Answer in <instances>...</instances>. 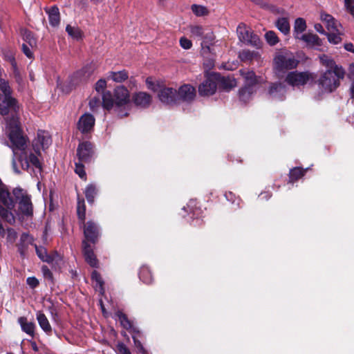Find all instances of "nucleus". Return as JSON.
Wrapping results in <instances>:
<instances>
[{"instance_id":"1","label":"nucleus","mask_w":354,"mask_h":354,"mask_svg":"<svg viewBox=\"0 0 354 354\" xmlns=\"http://www.w3.org/2000/svg\"><path fill=\"white\" fill-rule=\"evenodd\" d=\"M2 70L0 68V114L6 115L10 113L12 117L6 121V133L9 138L14 157L19 156L18 160L22 169H28L30 165L39 169H41L39 160L41 150H45L51 144V138L47 131L39 130L37 137L33 140L32 148L35 153L27 151V139L23 135L19 118L16 115L19 107L16 100L10 95V88L7 81L2 77ZM14 171L19 174L15 158L12 159Z\"/></svg>"},{"instance_id":"2","label":"nucleus","mask_w":354,"mask_h":354,"mask_svg":"<svg viewBox=\"0 0 354 354\" xmlns=\"http://www.w3.org/2000/svg\"><path fill=\"white\" fill-rule=\"evenodd\" d=\"M102 106L106 110L113 109L120 118L129 115L131 109V102L128 89L124 86H117L113 91H106L102 95Z\"/></svg>"},{"instance_id":"3","label":"nucleus","mask_w":354,"mask_h":354,"mask_svg":"<svg viewBox=\"0 0 354 354\" xmlns=\"http://www.w3.org/2000/svg\"><path fill=\"white\" fill-rule=\"evenodd\" d=\"M344 77V69L341 66H335L334 69H328L320 75L319 86L324 92L331 93L339 86V81Z\"/></svg>"},{"instance_id":"4","label":"nucleus","mask_w":354,"mask_h":354,"mask_svg":"<svg viewBox=\"0 0 354 354\" xmlns=\"http://www.w3.org/2000/svg\"><path fill=\"white\" fill-rule=\"evenodd\" d=\"M274 68L277 73L295 68L299 61L288 50H283L276 53L274 58Z\"/></svg>"},{"instance_id":"5","label":"nucleus","mask_w":354,"mask_h":354,"mask_svg":"<svg viewBox=\"0 0 354 354\" xmlns=\"http://www.w3.org/2000/svg\"><path fill=\"white\" fill-rule=\"evenodd\" d=\"M315 79V75L309 71H295L287 74L286 82L292 86H300L313 82Z\"/></svg>"},{"instance_id":"6","label":"nucleus","mask_w":354,"mask_h":354,"mask_svg":"<svg viewBox=\"0 0 354 354\" xmlns=\"http://www.w3.org/2000/svg\"><path fill=\"white\" fill-rule=\"evenodd\" d=\"M236 32L241 41L254 46L260 45L259 37L251 32L245 24L241 23L238 26Z\"/></svg>"},{"instance_id":"7","label":"nucleus","mask_w":354,"mask_h":354,"mask_svg":"<svg viewBox=\"0 0 354 354\" xmlns=\"http://www.w3.org/2000/svg\"><path fill=\"white\" fill-rule=\"evenodd\" d=\"M218 86L217 73L209 75L198 86V92L201 96L213 95Z\"/></svg>"},{"instance_id":"8","label":"nucleus","mask_w":354,"mask_h":354,"mask_svg":"<svg viewBox=\"0 0 354 354\" xmlns=\"http://www.w3.org/2000/svg\"><path fill=\"white\" fill-rule=\"evenodd\" d=\"M196 97V89L190 84H184L181 86L178 91H176V103L179 101L190 102Z\"/></svg>"},{"instance_id":"9","label":"nucleus","mask_w":354,"mask_h":354,"mask_svg":"<svg viewBox=\"0 0 354 354\" xmlns=\"http://www.w3.org/2000/svg\"><path fill=\"white\" fill-rule=\"evenodd\" d=\"M158 97L165 104H176V90L166 87L163 84L158 92Z\"/></svg>"},{"instance_id":"10","label":"nucleus","mask_w":354,"mask_h":354,"mask_svg":"<svg viewBox=\"0 0 354 354\" xmlns=\"http://www.w3.org/2000/svg\"><path fill=\"white\" fill-rule=\"evenodd\" d=\"M93 155V145L89 142L80 143L77 149V156L80 162H88Z\"/></svg>"},{"instance_id":"11","label":"nucleus","mask_w":354,"mask_h":354,"mask_svg":"<svg viewBox=\"0 0 354 354\" xmlns=\"http://www.w3.org/2000/svg\"><path fill=\"white\" fill-rule=\"evenodd\" d=\"M84 234L86 242L91 241L95 243L100 236V230L97 225L93 221H88L84 225Z\"/></svg>"},{"instance_id":"12","label":"nucleus","mask_w":354,"mask_h":354,"mask_svg":"<svg viewBox=\"0 0 354 354\" xmlns=\"http://www.w3.org/2000/svg\"><path fill=\"white\" fill-rule=\"evenodd\" d=\"M95 124L94 117L89 113H85L82 115L78 121V129L82 133L90 131Z\"/></svg>"},{"instance_id":"13","label":"nucleus","mask_w":354,"mask_h":354,"mask_svg":"<svg viewBox=\"0 0 354 354\" xmlns=\"http://www.w3.org/2000/svg\"><path fill=\"white\" fill-rule=\"evenodd\" d=\"M92 74V69L90 66H85L79 71H77L71 79V84L75 86L81 82L86 81Z\"/></svg>"},{"instance_id":"14","label":"nucleus","mask_w":354,"mask_h":354,"mask_svg":"<svg viewBox=\"0 0 354 354\" xmlns=\"http://www.w3.org/2000/svg\"><path fill=\"white\" fill-rule=\"evenodd\" d=\"M321 20L326 24L328 32H339V31L342 30V26L330 15L325 13L321 14Z\"/></svg>"},{"instance_id":"15","label":"nucleus","mask_w":354,"mask_h":354,"mask_svg":"<svg viewBox=\"0 0 354 354\" xmlns=\"http://www.w3.org/2000/svg\"><path fill=\"white\" fill-rule=\"evenodd\" d=\"M286 93V87L281 83H274L271 85L269 89V94L272 98L277 100H283Z\"/></svg>"},{"instance_id":"16","label":"nucleus","mask_w":354,"mask_h":354,"mask_svg":"<svg viewBox=\"0 0 354 354\" xmlns=\"http://www.w3.org/2000/svg\"><path fill=\"white\" fill-rule=\"evenodd\" d=\"M135 104L141 108L148 107L151 102V96L145 92H138L133 95Z\"/></svg>"},{"instance_id":"17","label":"nucleus","mask_w":354,"mask_h":354,"mask_svg":"<svg viewBox=\"0 0 354 354\" xmlns=\"http://www.w3.org/2000/svg\"><path fill=\"white\" fill-rule=\"evenodd\" d=\"M83 252L86 261L92 267H96L97 266V260L96 257L91 248V245L86 242V241H82Z\"/></svg>"},{"instance_id":"18","label":"nucleus","mask_w":354,"mask_h":354,"mask_svg":"<svg viewBox=\"0 0 354 354\" xmlns=\"http://www.w3.org/2000/svg\"><path fill=\"white\" fill-rule=\"evenodd\" d=\"M242 76L245 79L244 86H251L256 88L257 84H260L263 80L257 77L252 71H241Z\"/></svg>"},{"instance_id":"19","label":"nucleus","mask_w":354,"mask_h":354,"mask_svg":"<svg viewBox=\"0 0 354 354\" xmlns=\"http://www.w3.org/2000/svg\"><path fill=\"white\" fill-rule=\"evenodd\" d=\"M299 39L304 41L308 46L319 49L322 46V40L317 35L312 33L303 34L300 36Z\"/></svg>"},{"instance_id":"20","label":"nucleus","mask_w":354,"mask_h":354,"mask_svg":"<svg viewBox=\"0 0 354 354\" xmlns=\"http://www.w3.org/2000/svg\"><path fill=\"white\" fill-rule=\"evenodd\" d=\"M218 86L224 91H229L236 86V80L231 77L221 76L217 74Z\"/></svg>"},{"instance_id":"21","label":"nucleus","mask_w":354,"mask_h":354,"mask_svg":"<svg viewBox=\"0 0 354 354\" xmlns=\"http://www.w3.org/2000/svg\"><path fill=\"white\" fill-rule=\"evenodd\" d=\"M48 15L49 23L52 26H57L60 22L59 10L57 6H53L49 8H45Z\"/></svg>"},{"instance_id":"22","label":"nucleus","mask_w":354,"mask_h":354,"mask_svg":"<svg viewBox=\"0 0 354 354\" xmlns=\"http://www.w3.org/2000/svg\"><path fill=\"white\" fill-rule=\"evenodd\" d=\"M36 318L41 328L48 335L52 333V327L46 316L41 312L38 311Z\"/></svg>"},{"instance_id":"23","label":"nucleus","mask_w":354,"mask_h":354,"mask_svg":"<svg viewBox=\"0 0 354 354\" xmlns=\"http://www.w3.org/2000/svg\"><path fill=\"white\" fill-rule=\"evenodd\" d=\"M18 323L24 333L32 337H34L35 324L33 322H29L26 317H21L18 319Z\"/></svg>"},{"instance_id":"24","label":"nucleus","mask_w":354,"mask_h":354,"mask_svg":"<svg viewBox=\"0 0 354 354\" xmlns=\"http://www.w3.org/2000/svg\"><path fill=\"white\" fill-rule=\"evenodd\" d=\"M35 250L39 258L45 262L50 263L55 261V259L59 258L58 254L55 256L48 255L46 249L44 247H38L35 245Z\"/></svg>"},{"instance_id":"25","label":"nucleus","mask_w":354,"mask_h":354,"mask_svg":"<svg viewBox=\"0 0 354 354\" xmlns=\"http://www.w3.org/2000/svg\"><path fill=\"white\" fill-rule=\"evenodd\" d=\"M203 40L201 42V47L203 53H206L207 52H209L210 50V46L209 45L212 44V41L214 39V35L212 32L209 31L206 33L204 32L203 37L201 38Z\"/></svg>"},{"instance_id":"26","label":"nucleus","mask_w":354,"mask_h":354,"mask_svg":"<svg viewBox=\"0 0 354 354\" xmlns=\"http://www.w3.org/2000/svg\"><path fill=\"white\" fill-rule=\"evenodd\" d=\"M129 77L128 73L123 70L118 72L111 71L108 73L107 78L115 82L120 83Z\"/></svg>"},{"instance_id":"27","label":"nucleus","mask_w":354,"mask_h":354,"mask_svg":"<svg viewBox=\"0 0 354 354\" xmlns=\"http://www.w3.org/2000/svg\"><path fill=\"white\" fill-rule=\"evenodd\" d=\"M256 88L251 86H244L239 91L240 100L243 102H248L256 92Z\"/></svg>"},{"instance_id":"28","label":"nucleus","mask_w":354,"mask_h":354,"mask_svg":"<svg viewBox=\"0 0 354 354\" xmlns=\"http://www.w3.org/2000/svg\"><path fill=\"white\" fill-rule=\"evenodd\" d=\"M275 25L278 30L284 35H288L290 32V26L288 18L281 17L279 18L275 22Z\"/></svg>"},{"instance_id":"29","label":"nucleus","mask_w":354,"mask_h":354,"mask_svg":"<svg viewBox=\"0 0 354 354\" xmlns=\"http://www.w3.org/2000/svg\"><path fill=\"white\" fill-rule=\"evenodd\" d=\"M239 58L243 62H250L259 58V53L249 50H243L239 53Z\"/></svg>"},{"instance_id":"30","label":"nucleus","mask_w":354,"mask_h":354,"mask_svg":"<svg viewBox=\"0 0 354 354\" xmlns=\"http://www.w3.org/2000/svg\"><path fill=\"white\" fill-rule=\"evenodd\" d=\"M115 316L124 328L135 331V329L133 328L132 323L128 319L124 313H122L121 311H118L115 313Z\"/></svg>"},{"instance_id":"31","label":"nucleus","mask_w":354,"mask_h":354,"mask_svg":"<svg viewBox=\"0 0 354 354\" xmlns=\"http://www.w3.org/2000/svg\"><path fill=\"white\" fill-rule=\"evenodd\" d=\"M306 29V21L303 18H297L296 19L294 24V34L295 35V37L299 39L300 37L299 35L301 34Z\"/></svg>"},{"instance_id":"32","label":"nucleus","mask_w":354,"mask_h":354,"mask_svg":"<svg viewBox=\"0 0 354 354\" xmlns=\"http://www.w3.org/2000/svg\"><path fill=\"white\" fill-rule=\"evenodd\" d=\"M21 36L24 41L27 45H29L31 48H33L37 44L36 39L34 37L32 33L28 30H21Z\"/></svg>"},{"instance_id":"33","label":"nucleus","mask_w":354,"mask_h":354,"mask_svg":"<svg viewBox=\"0 0 354 354\" xmlns=\"http://www.w3.org/2000/svg\"><path fill=\"white\" fill-rule=\"evenodd\" d=\"M140 279L145 283L149 284L153 281V277L151 271L146 266L140 268Z\"/></svg>"},{"instance_id":"34","label":"nucleus","mask_w":354,"mask_h":354,"mask_svg":"<svg viewBox=\"0 0 354 354\" xmlns=\"http://www.w3.org/2000/svg\"><path fill=\"white\" fill-rule=\"evenodd\" d=\"M85 196L88 203H93L94 202V198L97 194L96 187L93 185H88L85 189Z\"/></svg>"},{"instance_id":"35","label":"nucleus","mask_w":354,"mask_h":354,"mask_svg":"<svg viewBox=\"0 0 354 354\" xmlns=\"http://www.w3.org/2000/svg\"><path fill=\"white\" fill-rule=\"evenodd\" d=\"M66 31L74 39L78 40L82 38V32L78 27L68 25Z\"/></svg>"},{"instance_id":"36","label":"nucleus","mask_w":354,"mask_h":354,"mask_svg":"<svg viewBox=\"0 0 354 354\" xmlns=\"http://www.w3.org/2000/svg\"><path fill=\"white\" fill-rule=\"evenodd\" d=\"M305 170L299 167H295L290 171V182L292 183L304 176Z\"/></svg>"},{"instance_id":"37","label":"nucleus","mask_w":354,"mask_h":354,"mask_svg":"<svg viewBox=\"0 0 354 354\" xmlns=\"http://www.w3.org/2000/svg\"><path fill=\"white\" fill-rule=\"evenodd\" d=\"M343 30H341L339 32H330L326 33L328 40L330 43L333 44H337L342 41L341 35L342 34Z\"/></svg>"},{"instance_id":"38","label":"nucleus","mask_w":354,"mask_h":354,"mask_svg":"<svg viewBox=\"0 0 354 354\" xmlns=\"http://www.w3.org/2000/svg\"><path fill=\"white\" fill-rule=\"evenodd\" d=\"M92 280L95 282V286L99 288V290L101 293L104 292L103 284L104 282L100 274L95 270L93 271L91 274Z\"/></svg>"},{"instance_id":"39","label":"nucleus","mask_w":354,"mask_h":354,"mask_svg":"<svg viewBox=\"0 0 354 354\" xmlns=\"http://www.w3.org/2000/svg\"><path fill=\"white\" fill-rule=\"evenodd\" d=\"M146 84L149 89L154 91V92H158L161 86H162V84H160L158 82L153 81V78L149 77L146 79Z\"/></svg>"},{"instance_id":"40","label":"nucleus","mask_w":354,"mask_h":354,"mask_svg":"<svg viewBox=\"0 0 354 354\" xmlns=\"http://www.w3.org/2000/svg\"><path fill=\"white\" fill-rule=\"evenodd\" d=\"M265 38L266 39V41L270 46H274L279 42V38L277 34L272 30L267 32L265 35Z\"/></svg>"},{"instance_id":"41","label":"nucleus","mask_w":354,"mask_h":354,"mask_svg":"<svg viewBox=\"0 0 354 354\" xmlns=\"http://www.w3.org/2000/svg\"><path fill=\"white\" fill-rule=\"evenodd\" d=\"M192 12L198 17L205 16L208 14V10L206 7L203 6L193 5L192 6Z\"/></svg>"},{"instance_id":"42","label":"nucleus","mask_w":354,"mask_h":354,"mask_svg":"<svg viewBox=\"0 0 354 354\" xmlns=\"http://www.w3.org/2000/svg\"><path fill=\"white\" fill-rule=\"evenodd\" d=\"M102 105L99 97H93L89 101V107L92 111H96Z\"/></svg>"},{"instance_id":"43","label":"nucleus","mask_w":354,"mask_h":354,"mask_svg":"<svg viewBox=\"0 0 354 354\" xmlns=\"http://www.w3.org/2000/svg\"><path fill=\"white\" fill-rule=\"evenodd\" d=\"M190 32L192 36L201 39L205 31L201 26H192L190 27Z\"/></svg>"},{"instance_id":"44","label":"nucleus","mask_w":354,"mask_h":354,"mask_svg":"<svg viewBox=\"0 0 354 354\" xmlns=\"http://www.w3.org/2000/svg\"><path fill=\"white\" fill-rule=\"evenodd\" d=\"M85 211L86 209L84 201H78L77 212L78 217L82 221H84L85 219Z\"/></svg>"},{"instance_id":"45","label":"nucleus","mask_w":354,"mask_h":354,"mask_svg":"<svg viewBox=\"0 0 354 354\" xmlns=\"http://www.w3.org/2000/svg\"><path fill=\"white\" fill-rule=\"evenodd\" d=\"M84 162H80V160H78L77 162H75V173L77 174H78V176L81 178H84L86 176V173L84 171V166H83Z\"/></svg>"},{"instance_id":"46","label":"nucleus","mask_w":354,"mask_h":354,"mask_svg":"<svg viewBox=\"0 0 354 354\" xmlns=\"http://www.w3.org/2000/svg\"><path fill=\"white\" fill-rule=\"evenodd\" d=\"M320 60L322 62V64L328 67L329 69L333 70L334 69V67L337 66L335 62L333 59L328 58L326 55H323L320 57Z\"/></svg>"},{"instance_id":"47","label":"nucleus","mask_w":354,"mask_h":354,"mask_svg":"<svg viewBox=\"0 0 354 354\" xmlns=\"http://www.w3.org/2000/svg\"><path fill=\"white\" fill-rule=\"evenodd\" d=\"M344 2L346 10L354 18V0H344Z\"/></svg>"},{"instance_id":"48","label":"nucleus","mask_w":354,"mask_h":354,"mask_svg":"<svg viewBox=\"0 0 354 354\" xmlns=\"http://www.w3.org/2000/svg\"><path fill=\"white\" fill-rule=\"evenodd\" d=\"M118 354H131L129 348L122 343H119L116 347Z\"/></svg>"},{"instance_id":"49","label":"nucleus","mask_w":354,"mask_h":354,"mask_svg":"<svg viewBox=\"0 0 354 354\" xmlns=\"http://www.w3.org/2000/svg\"><path fill=\"white\" fill-rule=\"evenodd\" d=\"M106 82L105 80L100 79L95 84V90L97 93H102L106 88Z\"/></svg>"},{"instance_id":"50","label":"nucleus","mask_w":354,"mask_h":354,"mask_svg":"<svg viewBox=\"0 0 354 354\" xmlns=\"http://www.w3.org/2000/svg\"><path fill=\"white\" fill-rule=\"evenodd\" d=\"M180 44L183 48L186 49V50L191 48V47L192 46V41L185 37L180 38Z\"/></svg>"},{"instance_id":"51","label":"nucleus","mask_w":354,"mask_h":354,"mask_svg":"<svg viewBox=\"0 0 354 354\" xmlns=\"http://www.w3.org/2000/svg\"><path fill=\"white\" fill-rule=\"evenodd\" d=\"M132 337L133 339L134 345L136 348L138 349V351L142 353V354H145V350L142 346L141 342L136 339V335H133Z\"/></svg>"},{"instance_id":"52","label":"nucleus","mask_w":354,"mask_h":354,"mask_svg":"<svg viewBox=\"0 0 354 354\" xmlns=\"http://www.w3.org/2000/svg\"><path fill=\"white\" fill-rule=\"evenodd\" d=\"M31 47L29 45H27L26 44H22V50L24 53L26 55L28 58L32 57V52L31 50Z\"/></svg>"},{"instance_id":"53","label":"nucleus","mask_w":354,"mask_h":354,"mask_svg":"<svg viewBox=\"0 0 354 354\" xmlns=\"http://www.w3.org/2000/svg\"><path fill=\"white\" fill-rule=\"evenodd\" d=\"M26 281H27V283L31 288H35L39 284V281L35 277H28V278H27Z\"/></svg>"},{"instance_id":"54","label":"nucleus","mask_w":354,"mask_h":354,"mask_svg":"<svg viewBox=\"0 0 354 354\" xmlns=\"http://www.w3.org/2000/svg\"><path fill=\"white\" fill-rule=\"evenodd\" d=\"M43 274L46 278L51 279L52 278V273L50 271V270L48 268L47 266H44L41 268Z\"/></svg>"},{"instance_id":"55","label":"nucleus","mask_w":354,"mask_h":354,"mask_svg":"<svg viewBox=\"0 0 354 354\" xmlns=\"http://www.w3.org/2000/svg\"><path fill=\"white\" fill-rule=\"evenodd\" d=\"M314 28H315V30L317 32H319L320 34L326 35V33H327L325 32L323 26L320 24H315L314 26Z\"/></svg>"},{"instance_id":"56","label":"nucleus","mask_w":354,"mask_h":354,"mask_svg":"<svg viewBox=\"0 0 354 354\" xmlns=\"http://www.w3.org/2000/svg\"><path fill=\"white\" fill-rule=\"evenodd\" d=\"M252 2L254 3L255 4L259 6L261 8H267L268 6V4L263 1V0H250Z\"/></svg>"},{"instance_id":"57","label":"nucleus","mask_w":354,"mask_h":354,"mask_svg":"<svg viewBox=\"0 0 354 354\" xmlns=\"http://www.w3.org/2000/svg\"><path fill=\"white\" fill-rule=\"evenodd\" d=\"M344 48L347 51L354 53V45L352 43H347L344 45Z\"/></svg>"},{"instance_id":"58","label":"nucleus","mask_w":354,"mask_h":354,"mask_svg":"<svg viewBox=\"0 0 354 354\" xmlns=\"http://www.w3.org/2000/svg\"><path fill=\"white\" fill-rule=\"evenodd\" d=\"M349 73L350 75L354 77V64H351L349 66Z\"/></svg>"},{"instance_id":"59","label":"nucleus","mask_w":354,"mask_h":354,"mask_svg":"<svg viewBox=\"0 0 354 354\" xmlns=\"http://www.w3.org/2000/svg\"><path fill=\"white\" fill-rule=\"evenodd\" d=\"M8 232L9 236H13V238L16 237V233L15 232V231L12 229H8Z\"/></svg>"},{"instance_id":"60","label":"nucleus","mask_w":354,"mask_h":354,"mask_svg":"<svg viewBox=\"0 0 354 354\" xmlns=\"http://www.w3.org/2000/svg\"><path fill=\"white\" fill-rule=\"evenodd\" d=\"M234 196V195L232 194V193L230 192L228 194H225V197L228 200V201H230L232 199V197Z\"/></svg>"},{"instance_id":"61","label":"nucleus","mask_w":354,"mask_h":354,"mask_svg":"<svg viewBox=\"0 0 354 354\" xmlns=\"http://www.w3.org/2000/svg\"><path fill=\"white\" fill-rule=\"evenodd\" d=\"M351 97L354 99V82L352 84L351 87Z\"/></svg>"},{"instance_id":"62","label":"nucleus","mask_w":354,"mask_h":354,"mask_svg":"<svg viewBox=\"0 0 354 354\" xmlns=\"http://www.w3.org/2000/svg\"><path fill=\"white\" fill-rule=\"evenodd\" d=\"M31 345H32V348L34 351H38V348H37L35 342H32Z\"/></svg>"},{"instance_id":"63","label":"nucleus","mask_w":354,"mask_h":354,"mask_svg":"<svg viewBox=\"0 0 354 354\" xmlns=\"http://www.w3.org/2000/svg\"><path fill=\"white\" fill-rule=\"evenodd\" d=\"M102 1L103 0H91V1H93L94 3H98Z\"/></svg>"},{"instance_id":"64","label":"nucleus","mask_w":354,"mask_h":354,"mask_svg":"<svg viewBox=\"0 0 354 354\" xmlns=\"http://www.w3.org/2000/svg\"><path fill=\"white\" fill-rule=\"evenodd\" d=\"M28 234H24L22 235V239H23V238H28Z\"/></svg>"}]
</instances>
